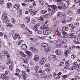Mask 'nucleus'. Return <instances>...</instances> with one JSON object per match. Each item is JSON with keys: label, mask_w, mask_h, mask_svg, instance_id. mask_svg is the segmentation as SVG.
<instances>
[{"label": "nucleus", "mask_w": 80, "mask_h": 80, "mask_svg": "<svg viewBox=\"0 0 80 80\" xmlns=\"http://www.w3.org/2000/svg\"><path fill=\"white\" fill-rule=\"evenodd\" d=\"M20 54H21V55H22L23 57H26V56H27L23 53V52H20Z\"/></svg>", "instance_id": "nucleus-54"}, {"label": "nucleus", "mask_w": 80, "mask_h": 80, "mask_svg": "<svg viewBox=\"0 0 80 80\" xmlns=\"http://www.w3.org/2000/svg\"><path fill=\"white\" fill-rule=\"evenodd\" d=\"M69 52H70L69 51L67 50H66L64 52L65 55V56H67V55H68V54L69 53Z\"/></svg>", "instance_id": "nucleus-31"}, {"label": "nucleus", "mask_w": 80, "mask_h": 80, "mask_svg": "<svg viewBox=\"0 0 80 80\" xmlns=\"http://www.w3.org/2000/svg\"><path fill=\"white\" fill-rule=\"evenodd\" d=\"M5 77H5L4 76L2 75V74L0 76V78L1 79H3L4 78H5Z\"/></svg>", "instance_id": "nucleus-58"}, {"label": "nucleus", "mask_w": 80, "mask_h": 80, "mask_svg": "<svg viewBox=\"0 0 80 80\" xmlns=\"http://www.w3.org/2000/svg\"><path fill=\"white\" fill-rule=\"evenodd\" d=\"M52 8L53 9H56L57 8V6L55 5H53L52 6Z\"/></svg>", "instance_id": "nucleus-57"}, {"label": "nucleus", "mask_w": 80, "mask_h": 80, "mask_svg": "<svg viewBox=\"0 0 80 80\" xmlns=\"http://www.w3.org/2000/svg\"><path fill=\"white\" fill-rule=\"evenodd\" d=\"M73 42L76 44H80V41L78 39H75L74 40H73Z\"/></svg>", "instance_id": "nucleus-17"}, {"label": "nucleus", "mask_w": 80, "mask_h": 80, "mask_svg": "<svg viewBox=\"0 0 80 80\" xmlns=\"http://www.w3.org/2000/svg\"><path fill=\"white\" fill-rule=\"evenodd\" d=\"M67 37L68 38H75L77 37L74 33H72L71 34H68L67 35Z\"/></svg>", "instance_id": "nucleus-4"}, {"label": "nucleus", "mask_w": 80, "mask_h": 80, "mask_svg": "<svg viewBox=\"0 0 80 80\" xmlns=\"http://www.w3.org/2000/svg\"><path fill=\"white\" fill-rule=\"evenodd\" d=\"M1 54L2 56H7L8 58H9L10 56L8 55V52L7 51H2Z\"/></svg>", "instance_id": "nucleus-3"}, {"label": "nucleus", "mask_w": 80, "mask_h": 80, "mask_svg": "<svg viewBox=\"0 0 80 80\" xmlns=\"http://www.w3.org/2000/svg\"><path fill=\"white\" fill-rule=\"evenodd\" d=\"M22 78H23V79H24V80H28V78L26 77V74L22 75Z\"/></svg>", "instance_id": "nucleus-23"}, {"label": "nucleus", "mask_w": 80, "mask_h": 80, "mask_svg": "<svg viewBox=\"0 0 80 80\" xmlns=\"http://www.w3.org/2000/svg\"><path fill=\"white\" fill-rule=\"evenodd\" d=\"M15 22H16V21H15V18H12V23L15 24Z\"/></svg>", "instance_id": "nucleus-42"}, {"label": "nucleus", "mask_w": 80, "mask_h": 80, "mask_svg": "<svg viewBox=\"0 0 80 80\" xmlns=\"http://www.w3.org/2000/svg\"><path fill=\"white\" fill-rule=\"evenodd\" d=\"M45 67H48L50 66V64L48 63H46L45 65Z\"/></svg>", "instance_id": "nucleus-45"}, {"label": "nucleus", "mask_w": 80, "mask_h": 80, "mask_svg": "<svg viewBox=\"0 0 80 80\" xmlns=\"http://www.w3.org/2000/svg\"><path fill=\"white\" fill-rule=\"evenodd\" d=\"M16 73H20V70H19L17 68L16 70Z\"/></svg>", "instance_id": "nucleus-51"}, {"label": "nucleus", "mask_w": 80, "mask_h": 80, "mask_svg": "<svg viewBox=\"0 0 80 80\" xmlns=\"http://www.w3.org/2000/svg\"><path fill=\"white\" fill-rule=\"evenodd\" d=\"M75 1L76 4L78 3H79L80 2V0H75Z\"/></svg>", "instance_id": "nucleus-55"}, {"label": "nucleus", "mask_w": 80, "mask_h": 80, "mask_svg": "<svg viewBox=\"0 0 80 80\" xmlns=\"http://www.w3.org/2000/svg\"><path fill=\"white\" fill-rule=\"evenodd\" d=\"M7 18V15L6 14H3L2 15V19L4 23H6V22H10L6 18Z\"/></svg>", "instance_id": "nucleus-1"}, {"label": "nucleus", "mask_w": 80, "mask_h": 80, "mask_svg": "<svg viewBox=\"0 0 80 80\" xmlns=\"http://www.w3.org/2000/svg\"><path fill=\"white\" fill-rule=\"evenodd\" d=\"M37 33H38L39 34H41L42 33V31H37Z\"/></svg>", "instance_id": "nucleus-62"}, {"label": "nucleus", "mask_w": 80, "mask_h": 80, "mask_svg": "<svg viewBox=\"0 0 80 80\" xmlns=\"http://www.w3.org/2000/svg\"><path fill=\"white\" fill-rule=\"evenodd\" d=\"M72 58H75L76 57V56H75V55L74 54H72L71 55V57Z\"/></svg>", "instance_id": "nucleus-60"}, {"label": "nucleus", "mask_w": 80, "mask_h": 80, "mask_svg": "<svg viewBox=\"0 0 80 80\" xmlns=\"http://www.w3.org/2000/svg\"><path fill=\"white\" fill-rule=\"evenodd\" d=\"M50 50H51V48L50 47L47 48L45 49L44 52L46 53H47L50 51Z\"/></svg>", "instance_id": "nucleus-16"}, {"label": "nucleus", "mask_w": 80, "mask_h": 80, "mask_svg": "<svg viewBox=\"0 0 80 80\" xmlns=\"http://www.w3.org/2000/svg\"><path fill=\"white\" fill-rule=\"evenodd\" d=\"M55 56L53 55H51L50 56L49 58H52L53 59V58H55Z\"/></svg>", "instance_id": "nucleus-43"}, {"label": "nucleus", "mask_w": 80, "mask_h": 80, "mask_svg": "<svg viewBox=\"0 0 80 80\" xmlns=\"http://www.w3.org/2000/svg\"><path fill=\"white\" fill-rule=\"evenodd\" d=\"M73 11L71 10H69L68 12V15H69V16H71V15H72L73 14Z\"/></svg>", "instance_id": "nucleus-21"}, {"label": "nucleus", "mask_w": 80, "mask_h": 80, "mask_svg": "<svg viewBox=\"0 0 80 80\" xmlns=\"http://www.w3.org/2000/svg\"><path fill=\"white\" fill-rule=\"evenodd\" d=\"M23 61L24 63H27V59L25 58H24L23 59Z\"/></svg>", "instance_id": "nucleus-39"}, {"label": "nucleus", "mask_w": 80, "mask_h": 80, "mask_svg": "<svg viewBox=\"0 0 80 80\" xmlns=\"http://www.w3.org/2000/svg\"><path fill=\"white\" fill-rule=\"evenodd\" d=\"M42 72V69H40L38 71V73H41Z\"/></svg>", "instance_id": "nucleus-63"}, {"label": "nucleus", "mask_w": 80, "mask_h": 80, "mask_svg": "<svg viewBox=\"0 0 80 80\" xmlns=\"http://www.w3.org/2000/svg\"><path fill=\"white\" fill-rule=\"evenodd\" d=\"M46 62V59L45 58L43 57L41 59L40 63L41 65H43Z\"/></svg>", "instance_id": "nucleus-6"}, {"label": "nucleus", "mask_w": 80, "mask_h": 80, "mask_svg": "<svg viewBox=\"0 0 80 80\" xmlns=\"http://www.w3.org/2000/svg\"><path fill=\"white\" fill-rule=\"evenodd\" d=\"M40 77L41 78H47V76L46 75H44V74H41L40 75Z\"/></svg>", "instance_id": "nucleus-15"}, {"label": "nucleus", "mask_w": 80, "mask_h": 80, "mask_svg": "<svg viewBox=\"0 0 80 80\" xmlns=\"http://www.w3.org/2000/svg\"><path fill=\"white\" fill-rule=\"evenodd\" d=\"M64 65V63H63V62H61L59 64L60 66H61V67H62V66H63Z\"/></svg>", "instance_id": "nucleus-56"}, {"label": "nucleus", "mask_w": 80, "mask_h": 80, "mask_svg": "<svg viewBox=\"0 0 80 80\" xmlns=\"http://www.w3.org/2000/svg\"><path fill=\"white\" fill-rule=\"evenodd\" d=\"M30 40H32L33 42H37L38 40V39H35L33 38H30Z\"/></svg>", "instance_id": "nucleus-20"}, {"label": "nucleus", "mask_w": 80, "mask_h": 80, "mask_svg": "<svg viewBox=\"0 0 80 80\" xmlns=\"http://www.w3.org/2000/svg\"><path fill=\"white\" fill-rule=\"evenodd\" d=\"M44 0H40V4L42 5V4H43V3H44V1H43Z\"/></svg>", "instance_id": "nucleus-50"}, {"label": "nucleus", "mask_w": 80, "mask_h": 80, "mask_svg": "<svg viewBox=\"0 0 80 80\" xmlns=\"http://www.w3.org/2000/svg\"><path fill=\"white\" fill-rule=\"evenodd\" d=\"M26 53L28 54V55L29 56L31 55V53L29 51H26Z\"/></svg>", "instance_id": "nucleus-49"}, {"label": "nucleus", "mask_w": 80, "mask_h": 80, "mask_svg": "<svg viewBox=\"0 0 80 80\" xmlns=\"http://www.w3.org/2000/svg\"><path fill=\"white\" fill-rule=\"evenodd\" d=\"M64 15L62 12H59L58 13V17L59 18H64Z\"/></svg>", "instance_id": "nucleus-5"}, {"label": "nucleus", "mask_w": 80, "mask_h": 80, "mask_svg": "<svg viewBox=\"0 0 80 80\" xmlns=\"http://www.w3.org/2000/svg\"><path fill=\"white\" fill-rule=\"evenodd\" d=\"M26 53L28 54V55L29 56L31 55V53L29 51H26Z\"/></svg>", "instance_id": "nucleus-48"}, {"label": "nucleus", "mask_w": 80, "mask_h": 80, "mask_svg": "<svg viewBox=\"0 0 80 80\" xmlns=\"http://www.w3.org/2000/svg\"><path fill=\"white\" fill-rule=\"evenodd\" d=\"M33 30H35L36 32H37L38 31V28L36 27H34L33 28Z\"/></svg>", "instance_id": "nucleus-53"}, {"label": "nucleus", "mask_w": 80, "mask_h": 80, "mask_svg": "<svg viewBox=\"0 0 80 80\" xmlns=\"http://www.w3.org/2000/svg\"><path fill=\"white\" fill-rule=\"evenodd\" d=\"M7 7H8V8H12V4L10 2H8L7 4Z\"/></svg>", "instance_id": "nucleus-25"}, {"label": "nucleus", "mask_w": 80, "mask_h": 80, "mask_svg": "<svg viewBox=\"0 0 80 80\" xmlns=\"http://www.w3.org/2000/svg\"><path fill=\"white\" fill-rule=\"evenodd\" d=\"M40 23L37 24L35 25V27L38 28V27H39V26H40Z\"/></svg>", "instance_id": "nucleus-61"}, {"label": "nucleus", "mask_w": 80, "mask_h": 80, "mask_svg": "<svg viewBox=\"0 0 80 80\" xmlns=\"http://www.w3.org/2000/svg\"><path fill=\"white\" fill-rule=\"evenodd\" d=\"M17 13L18 14V16L20 17L22 15V10L20 8L18 9Z\"/></svg>", "instance_id": "nucleus-7"}, {"label": "nucleus", "mask_w": 80, "mask_h": 80, "mask_svg": "<svg viewBox=\"0 0 80 80\" xmlns=\"http://www.w3.org/2000/svg\"><path fill=\"white\" fill-rule=\"evenodd\" d=\"M4 37L5 39H7L8 38V36L6 35H4Z\"/></svg>", "instance_id": "nucleus-64"}, {"label": "nucleus", "mask_w": 80, "mask_h": 80, "mask_svg": "<svg viewBox=\"0 0 80 80\" xmlns=\"http://www.w3.org/2000/svg\"><path fill=\"white\" fill-rule=\"evenodd\" d=\"M62 9H65L66 8V6L65 4L64 3H63L62 4Z\"/></svg>", "instance_id": "nucleus-44"}, {"label": "nucleus", "mask_w": 80, "mask_h": 80, "mask_svg": "<svg viewBox=\"0 0 80 80\" xmlns=\"http://www.w3.org/2000/svg\"><path fill=\"white\" fill-rule=\"evenodd\" d=\"M52 32V29L49 28H46L45 31H43V33L44 35H47Z\"/></svg>", "instance_id": "nucleus-2"}, {"label": "nucleus", "mask_w": 80, "mask_h": 80, "mask_svg": "<svg viewBox=\"0 0 80 80\" xmlns=\"http://www.w3.org/2000/svg\"><path fill=\"white\" fill-rule=\"evenodd\" d=\"M62 45L63 44H66L67 42V40H65L63 41H62Z\"/></svg>", "instance_id": "nucleus-47"}, {"label": "nucleus", "mask_w": 80, "mask_h": 80, "mask_svg": "<svg viewBox=\"0 0 80 80\" xmlns=\"http://www.w3.org/2000/svg\"><path fill=\"white\" fill-rule=\"evenodd\" d=\"M68 67L70 70H75V68L73 66H70Z\"/></svg>", "instance_id": "nucleus-27"}, {"label": "nucleus", "mask_w": 80, "mask_h": 80, "mask_svg": "<svg viewBox=\"0 0 80 80\" xmlns=\"http://www.w3.org/2000/svg\"><path fill=\"white\" fill-rule=\"evenodd\" d=\"M46 71L48 73H50V69L49 68H47L46 69Z\"/></svg>", "instance_id": "nucleus-38"}, {"label": "nucleus", "mask_w": 80, "mask_h": 80, "mask_svg": "<svg viewBox=\"0 0 80 80\" xmlns=\"http://www.w3.org/2000/svg\"><path fill=\"white\" fill-rule=\"evenodd\" d=\"M54 78H55V79H58L60 78V76L58 74L56 75H54Z\"/></svg>", "instance_id": "nucleus-28"}, {"label": "nucleus", "mask_w": 80, "mask_h": 80, "mask_svg": "<svg viewBox=\"0 0 80 80\" xmlns=\"http://www.w3.org/2000/svg\"><path fill=\"white\" fill-rule=\"evenodd\" d=\"M48 26L47 25V26H46V24H44V25H42V26L40 27V29L41 30H43V29H46L47 28V27Z\"/></svg>", "instance_id": "nucleus-12"}, {"label": "nucleus", "mask_w": 80, "mask_h": 80, "mask_svg": "<svg viewBox=\"0 0 80 80\" xmlns=\"http://www.w3.org/2000/svg\"><path fill=\"white\" fill-rule=\"evenodd\" d=\"M40 58L39 56L38 55H35L34 56L33 60L34 61H38Z\"/></svg>", "instance_id": "nucleus-9"}, {"label": "nucleus", "mask_w": 80, "mask_h": 80, "mask_svg": "<svg viewBox=\"0 0 80 80\" xmlns=\"http://www.w3.org/2000/svg\"><path fill=\"white\" fill-rule=\"evenodd\" d=\"M31 49L32 51H33L34 53H38V50L37 49H34L33 48H31Z\"/></svg>", "instance_id": "nucleus-22"}, {"label": "nucleus", "mask_w": 80, "mask_h": 80, "mask_svg": "<svg viewBox=\"0 0 80 80\" xmlns=\"http://www.w3.org/2000/svg\"><path fill=\"white\" fill-rule=\"evenodd\" d=\"M12 37L13 39L16 40L17 38V34L15 33H14V34H12Z\"/></svg>", "instance_id": "nucleus-33"}, {"label": "nucleus", "mask_w": 80, "mask_h": 80, "mask_svg": "<svg viewBox=\"0 0 80 80\" xmlns=\"http://www.w3.org/2000/svg\"><path fill=\"white\" fill-rule=\"evenodd\" d=\"M6 27H13V25L8 23L6 24Z\"/></svg>", "instance_id": "nucleus-29"}, {"label": "nucleus", "mask_w": 80, "mask_h": 80, "mask_svg": "<svg viewBox=\"0 0 80 80\" xmlns=\"http://www.w3.org/2000/svg\"><path fill=\"white\" fill-rule=\"evenodd\" d=\"M73 67H74V68L75 67V68H77L78 67H79V65H78L77 64V62H74L73 64Z\"/></svg>", "instance_id": "nucleus-26"}, {"label": "nucleus", "mask_w": 80, "mask_h": 80, "mask_svg": "<svg viewBox=\"0 0 80 80\" xmlns=\"http://www.w3.org/2000/svg\"><path fill=\"white\" fill-rule=\"evenodd\" d=\"M27 48V46L26 44H23L21 46V49L22 50H26Z\"/></svg>", "instance_id": "nucleus-8"}, {"label": "nucleus", "mask_w": 80, "mask_h": 80, "mask_svg": "<svg viewBox=\"0 0 80 80\" xmlns=\"http://www.w3.org/2000/svg\"><path fill=\"white\" fill-rule=\"evenodd\" d=\"M47 12V10H42L41 12V14H44V13H46Z\"/></svg>", "instance_id": "nucleus-30"}, {"label": "nucleus", "mask_w": 80, "mask_h": 80, "mask_svg": "<svg viewBox=\"0 0 80 80\" xmlns=\"http://www.w3.org/2000/svg\"><path fill=\"white\" fill-rule=\"evenodd\" d=\"M77 71L78 72H80V67L79 65V67H77L76 68Z\"/></svg>", "instance_id": "nucleus-41"}, {"label": "nucleus", "mask_w": 80, "mask_h": 80, "mask_svg": "<svg viewBox=\"0 0 80 80\" xmlns=\"http://www.w3.org/2000/svg\"><path fill=\"white\" fill-rule=\"evenodd\" d=\"M56 43H57V45H58V47H61L62 45V43H63V42L62 41H58L56 42Z\"/></svg>", "instance_id": "nucleus-10"}, {"label": "nucleus", "mask_w": 80, "mask_h": 80, "mask_svg": "<svg viewBox=\"0 0 80 80\" xmlns=\"http://www.w3.org/2000/svg\"><path fill=\"white\" fill-rule=\"evenodd\" d=\"M77 13L78 14H80V9H78L77 10Z\"/></svg>", "instance_id": "nucleus-52"}, {"label": "nucleus", "mask_w": 80, "mask_h": 80, "mask_svg": "<svg viewBox=\"0 0 80 80\" xmlns=\"http://www.w3.org/2000/svg\"><path fill=\"white\" fill-rule=\"evenodd\" d=\"M30 11H31L30 13L32 15H36V12H35V10L33 9H31Z\"/></svg>", "instance_id": "nucleus-19"}, {"label": "nucleus", "mask_w": 80, "mask_h": 80, "mask_svg": "<svg viewBox=\"0 0 80 80\" xmlns=\"http://www.w3.org/2000/svg\"><path fill=\"white\" fill-rule=\"evenodd\" d=\"M69 19H70V20H69L68 21L67 20L62 21V23H67V22H71V21L72 20V18L70 17L69 18Z\"/></svg>", "instance_id": "nucleus-18"}, {"label": "nucleus", "mask_w": 80, "mask_h": 80, "mask_svg": "<svg viewBox=\"0 0 80 80\" xmlns=\"http://www.w3.org/2000/svg\"><path fill=\"white\" fill-rule=\"evenodd\" d=\"M69 62L66 61V66H68L69 65Z\"/></svg>", "instance_id": "nucleus-59"}, {"label": "nucleus", "mask_w": 80, "mask_h": 80, "mask_svg": "<svg viewBox=\"0 0 80 80\" xmlns=\"http://www.w3.org/2000/svg\"><path fill=\"white\" fill-rule=\"evenodd\" d=\"M34 69L36 72H38V70L39 69V67L38 66H36L34 68Z\"/></svg>", "instance_id": "nucleus-36"}, {"label": "nucleus", "mask_w": 80, "mask_h": 80, "mask_svg": "<svg viewBox=\"0 0 80 80\" xmlns=\"http://www.w3.org/2000/svg\"><path fill=\"white\" fill-rule=\"evenodd\" d=\"M56 12H57V9H53V10H52V14H53V13H54Z\"/></svg>", "instance_id": "nucleus-40"}, {"label": "nucleus", "mask_w": 80, "mask_h": 80, "mask_svg": "<svg viewBox=\"0 0 80 80\" xmlns=\"http://www.w3.org/2000/svg\"><path fill=\"white\" fill-rule=\"evenodd\" d=\"M25 20L27 23L30 22V18L29 17H28L25 18Z\"/></svg>", "instance_id": "nucleus-24"}, {"label": "nucleus", "mask_w": 80, "mask_h": 80, "mask_svg": "<svg viewBox=\"0 0 80 80\" xmlns=\"http://www.w3.org/2000/svg\"><path fill=\"white\" fill-rule=\"evenodd\" d=\"M14 32H15V31L14 30H12L10 31L9 33V35H13V34H14Z\"/></svg>", "instance_id": "nucleus-35"}, {"label": "nucleus", "mask_w": 80, "mask_h": 80, "mask_svg": "<svg viewBox=\"0 0 80 80\" xmlns=\"http://www.w3.org/2000/svg\"><path fill=\"white\" fill-rule=\"evenodd\" d=\"M55 53L57 55H61V51L60 50L57 49L56 50Z\"/></svg>", "instance_id": "nucleus-11"}, {"label": "nucleus", "mask_w": 80, "mask_h": 80, "mask_svg": "<svg viewBox=\"0 0 80 80\" xmlns=\"http://www.w3.org/2000/svg\"><path fill=\"white\" fill-rule=\"evenodd\" d=\"M25 74V71H23L21 72V75H26Z\"/></svg>", "instance_id": "nucleus-46"}, {"label": "nucleus", "mask_w": 80, "mask_h": 80, "mask_svg": "<svg viewBox=\"0 0 80 80\" xmlns=\"http://www.w3.org/2000/svg\"><path fill=\"white\" fill-rule=\"evenodd\" d=\"M13 7L16 9H18L19 7H20V5L19 4H16L13 5Z\"/></svg>", "instance_id": "nucleus-14"}, {"label": "nucleus", "mask_w": 80, "mask_h": 80, "mask_svg": "<svg viewBox=\"0 0 80 80\" xmlns=\"http://www.w3.org/2000/svg\"><path fill=\"white\" fill-rule=\"evenodd\" d=\"M41 45L42 47H44V48L47 47H48V44L45 42H42V43L41 44Z\"/></svg>", "instance_id": "nucleus-13"}, {"label": "nucleus", "mask_w": 80, "mask_h": 80, "mask_svg": "<svg viewBox=\"0 0 80 80\" xmlns=\"http://www.w3.org/2000/svg\"><path fill=\"white\" fill-rule=\"evenodd\" d=\"M69 26L71 28H75L76 27V26L73 25V24H69Z\"/></svg>", "instance_id": "nucleus-37"}, {"label": "nucleus", "mask_w": 80, "mask_h": 80, "mask_svg": "<svg viewBox=\"0 0 80 80\" xmlns=\"http://www.w3.org/2000/svg\"><path fill=\"white\" fill-rule=\"evenodd\" d=\"M67 29H68V27L66 26H64L62 28V31H64V30H67Z\"/></svg>", "instance_id": "nucleus-34"}, {"label": "nucleus", "mask_w": 80, "mask_h": 80, "mask_svg": "<svg viewBox=\"0 0 80 80\" xmlns=\"http://www.w3.org/2000/svg\"><path fill=\"white\" fill-rule=\"evenodd\" d=\"M56 33L57 35L58 36V37H60V36H61V34L58 31L56 32Z\"/></svg>", "instance_id": "nucleus-32"}]
</instances>
